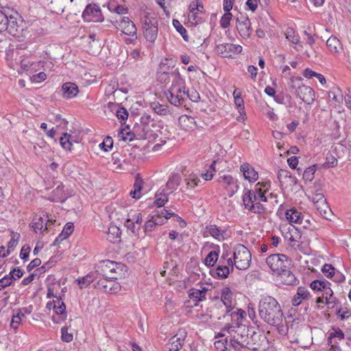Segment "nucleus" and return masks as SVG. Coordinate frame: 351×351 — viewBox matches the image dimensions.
Returning <instances> with one entry per match:
<instances>
[{"label":"nucleus","instance_id":"2","mask_svg":"<svg viewBox=\"0 0 351 351\" xmlns=\"http://www.w3.org/2000/svg\"><path fill=\"white\" fill-rule=\"evenodd\" d=\"M230 335L228 346L234 351H241L247 347L249 344V328L243 324L238 322L228 323L222 328Z\"/></svg>","mask_w":351,"mask_h":351},{"label":"nucleus","instance_id":"8","mask_svg":"<svg viewBox=\"0 0 351 351\" xmlns=\"http://www.w3.org/2000/svg\"><path fill=\"white\" fill-rule=\"evenodd\" d=\"M189 21L192 25H197L205 21V19L199 16V14H204L205 11L203 3L200 0L192 1L189 5Z\"/></svg>","mask_w":351,"mask_h":351},{"label":"nucleus","instance_id":"31","mask_svg":"<svg viewBox=\"0 0 351 351\" xmlns=\"http://www.w3.org/2000/svg\"><path fill=\"white\" fill-rule=\"evenodd\" d=\"M206 232L214 239L221 241L224 240V230L218 228L216 225H208L206 227Z\"/></svg>","mask_w":351,"mask_h":351},{"label":"nucleus","instance_id":"61","mask_svg":"<svg viewBox=\"0 0 351 351\" xmlns=\"http://www.w3.org/2000/svg\"><path fill=\"white\" fill-rule=\"evenodd\" d=\"M234 104L237 106V108L239 110V112L241 116H242L243 114L245 115L244 101L240 95L235 96Z\"/></svg>","mask_w":351,"mask_h":351},{"label":"nucleus","instance_id":"37","mask_svg":"<svg viewBox=\"0 0 351 351\" xmlns=\"http://www.w3.org/2000/svg\"><path fill=\"white\" fill-rule=\"evenodd\" d=\"M165 65L160 66V71L158 72V80L162 83L169 82L172 79V73L175 72V70L171 71H167L165 69Z\"/></svg>","mask_w":351,"mask_h":351},{"label":"nucleus","instance_id":"26","mask_svg":"<svg viewBox=\"0 0 351 351\" xmlns=\"http://www.w3.org/2000/svg\"><path fill=\"white\" fill-rule=\"evenodd\" d=\"M63 97L66 99L75 97L78 92L77 86L72 82H66L62 85Z\"/></svg>","mask_w":351,"mask_h":351},{"label":"nucleus","instance_id":"30","mask_svg":"<svg viewBox=\"0 0 351 351\" xmlns=\"http://www.w3.org/2000/svg\"><path fill=\"white\" fill-rule=\"evenodd\" d=\"M179 123L185 130L195 128L197 125L195 119L191 116L182 115L179 117Z\"/></svg>","mask_w":351,"mask_h":351},{"label":"nucleus","instance_id":"55","mask_svg":"<svg viewBox=\"0 0 351 351\" xmlns=\"http://www.w3.org/2000/svg\"><path fill=\"white\" fill-rule=\"evenodd\" d=\"M232 18V14L229 12H226V13L222 16L220 20L221 27L223 28H227L230 25V21Z\"/></svg>","mask_w":351,"mask_h":351},{"label":"nucleus","instance_id":"38","mask_svg":"<svg viewBox=\"0 0 351 351\" xmlns=\"http://www.w3.org/2000/svg\"><path fill=\"white\" fill-rule=\"evenodd\" d=\"M327 47L332 53H337L341 49V45L339 39L335 36H330L326 41Z\"/></svg>","mask_w":351,"mask_h":351},{"label":"nucleus","instance_id":"48","mask_svg":"<svg viewBox=\"0 0 351 351\" xmlns=\"http://www.w3.org/2000/svg\"><path fill=\"white\" fill-rule=\"evenodd\" d=\"M304 76L306 78H311L313 76H316L319 82L322 84H326V81L324 76L320 73H317L310 69H306L304 71Z\"/></svg>","mask_w":351,"mask_h":351},{"label":"nucleus","instance_id":"59","mask_svg":"<svg viewBox=\"0 0 351 351\" xmlns=\"http://www.w3.org/2000/svg\"><path fill=\"white\" fill-rule=\"evenodd\" d=\"M23 271L19 267H15L12 269L9 274H8V277H10L13 282L14 280L21 278L23 276Z\"/></svg>","mask_w":351,"mask_h":351},{"label":"nucleus","instance_id":"56","mask_svg":"<svg viewBox=\"0 0 351 351\" xmlns=\"http://www.w3.org/2000/svg\"><path fill=\"white\" fill-rule=\"evenodd\" d=\"M155 124H156V123L154 119H152L150 115L145 114L141 117V124L137 125L136 126L143 127L148 125H155Z\"/></svg>","mask_w":351,"mask_h":351},{"label":"nucleus","instance_id":"33","mask_svg":"<svg viewBox=\"0 0 351 351\" xmlns=\"http://www.w3.org/2000/svg\"><path fill=\"white\" fill-rule=\"evenodd\" d=\"M258 199V197L255 191L245 188L244 194L243 195V202L245 208H247L252 204Z\"/></svg>","mask_w":351,"mask_h":351},{"label":"nucleus","instance_id":"46","mask_svg":"<svg viewBox=\"0 0 351 351\" xmlns=\"http://www.w3.org/2000/svg\"><path fill=\"white\" fill-rule=\"evenodd\" d=\"M228 344H229V341L226 338L225 340L216 341L215 342V347L217 351H234Z\"/></svg>","mask_w":351,"mask_h":351},{"label":"nucleus","instance_id":"40","mask_svg":"<svg viewBox=\"0 0 351 351\" xmlns=\"http://www.w3.org/2000/svg\"><path fill=\"white\" fill-rule=\"evenodd\" d=\"M95 276L94 274L90 273L82 278L76 279L77 283L79 285L81 289L87 287L91 282L94 281Z\"/></svg>","mask_w":351,"mask_h":351},{"label":"nucleus","instance_id":"25","mask_svg":"<svg viewBox=\"0 0 351 351\" xmlns=\"http://www.w3.org/2000/svg\"><path fill=\"white\" fill-rule=\"evenodd\" d=\"M181 182V176L178 173H174L169 178L166 184L162 186L166 188L170 193L176 191Z\"/></svg>","mask_w":351,"mask_h":351},{"label":"nucleus","instance_id":"4","mask_svg":"<svg viewBox=\"0 0 351 351\" xmlns=\"http://www.w3.org/2000/svg\"><path fill=\"white\" fill-rule=\"evenodd\" d=\"M289 88L291 93L296 94L304 103L311 104L314 101V90L310 86L302 84V77H292Z\"/></svg>","mask_w":351,"mask_h":351},{"label":"nucleus","instance_id":"35","mask_svg":"<svg viewBox=\"0 0 351 351\" xmlns=\"http://www.w3.org/2000/svg\"><path fill=\"white\" fill-rule=\"evenodd\" d=\"M143 180L139 177L138 175H137L135 178V182L134 184V190L130 191V195L135 199H139L141 196V191L143 188Z\"/></svg>","mask_w":351,"mask_h":351},{"label":"nucleus","instance_id":"10","mask_svg":"<svg viewBox=\"0 0 351 351\" xmlns=\"http://www.w3.org/2000/svg\"><path fill=\"white\" fill-rule=\"evenodd\" d=\"M111 23L117 29H121L123 34L134 37V39L137 38L136 25L128 17L123 16L119 21L116 20L114 23L112 21Z\"/></svg>","mask_w":351,"mask_h":351},{"label":"nucleus","instance_id":"44","mask_svg":"<svg viewBox=\"0 0 351 351\" xmlns=\"http://www.w3.org/2000/svg\"><path fill=\"white\" fill-rule=\"evenodd\" d=\"M72 136L68 133H64L62 136L60 138V143L62 148L67 150H71L72 147Z\"/></svg>","mask_w":351,"mask_h":351},{"label":"nucleus","instance_id":"3","mask_svg":"<svg viewBox=\"0 0 351 351\" xmlns=\"http://www.w3.org/2000/svg\"><path fill=\"white\" fill-rule=\"evenodd\" d=\"M172 75V84L165 92L168 101L175 106H182L186 100V83L184 78L180 75L178 69Z\"/></svg>","mask_w":351,"mask_h":351},{"label":"nucleus","instance_id":"22","mask_svg":"<svg viewBox=\"0 0 351 351\" xmlns=\"http://www.w3.org/2000/svg\"><path fill=\"white\" fill-rule=\"evenodd\" d=\"M68 197L69 194L64 191V186L60 183L52 191L51 199L53 202H64Z\"/></svg>","mask_w":351,"mask_h":351},{"label":"nucleus","instance_id":"58","mask_svg":"<svg viewBox=\"0 0 351 351\" xmlns=\"http://www.w3.org/2000/svg\"><path fill=\"white\" fill-rule=\"evenodd\" d=\"M186 99L189 98L191 101L193 102H197L200 99L199 94L195 89L191 90H186Z\"/></svg>","mask_w":351,"mask_h":351},{"label":"nucleus","instance_id":"62","mask_svg":"<svg viewBox=\"0 0 351 351\" xmlns=\"http://www.w3.org/2000/svg\"><path fill=\"white\" fill-rule=\"evenodd\" d=\"M61 333H62L61 339L63 341L66 342V343H69V342L72 341V340L73 339V334L69 333L68 332L67 327H66V326L62 327L61 329Z\"/></svg>","mask_w":351,"mask_h":351},{"label":"nucleus","instance_id":"24","mask_svg":"<svg viewBox=\"0 0 351 351\" xmlns=\"http://www.w3.org/2000/svg\"><path fill=\"white\" fill-rule=\"evenodd\" d=\"M221 300L226 307V313H230L231 309L230 308L232 304V292L230 287H224L221 289Z\"/></svg>","mask_w":351,"mask_h":351},{"label":"nucleus","instance_id":"17","mask_svg":"<svg viewBox=\"0 0 351 351\" xmlns=\"http://www.w3.org/2000/svg\"><path fill=\"white\" fill-rule=\"evenodd\" d=\"M278 179L280 183L281 186L285 185L293 186L298 184V179L292 176L290 171L287 169H280L278 172Z\"/></svg>","mask_w":351,"mask_h":351},{"label":"nucleus","instance_id":"1","mask_svg":"<svg viewBox=\"0 0 351 351\" xmlns=\"http://www.w3.org/2000/svg\"><path fill=\"white\" fill-rule=\"evenodd\" d=\"M260 317L267 324L278 327L282 325L284 314L279 302L274 298L267 295L263 297L258 304Z\"/></svg>","mask_w":351,"mask_h":351},{"label":"nucleus","instance_id":"18","mask_svg":"<svg viewBox=\"0 0 351 351\" xmlns=\"http://www.w3.org/2000/svg\"><path fill=\"white\" fill-rule=\"evenodd\" d=\"M311 298V294L306 288L299 287L297 289L296 293L291 299V304L294 306H298L301 304L303 301L308 300Z\"/></svg>","mask_w":351,"mask_h":351},{"label":"nucleus","instance_id":"60","mask_svg":"<svg viewBox=\"0 0 351 351\" xmlns=\"http://www.w3.org/2000/svg\"><path fill=\"white\" fill-rule=\"evenodd\" d=\"M335 267L330 264H325L322 268V271L327 278H332V274H335Z\"/></svg>","mask_w":351,"mask_h":351},{"label":"nucleus","instance_id":"42","mask_svg":"<svg viewBox=\"0 0 351 351\" xmlns=\"http://www.w3.org/2000/svg\"><path fill=\"white\" fill-rule=\"evenodd\" d=\"M286 38L294 45L300 43V36L295 34V32L292 27H287L285 33Z\"/></svg>","mask_w":351,"mask_h":351},{"label":"nucleus","instance_id":"6","mask_svg":"<svg viewBox=\"0 0 351 351\" xmlns=\"http://www.w3.org/2000/svg\"><path fill=\"white\" fill-rule=\"evenodd\" d=\"M233 259L237 269L245 270L250 265L251 253L243 245L237 244L234 248Z\"/></svg>","mask_w":351,"mask_h":351},{"label":"nucleus","instance_id":"19","mask_svg":"<svg viewBox=\"0 0 351 351\" xmlns=\"http://www.w3.org/2000/svg\"><path fill=\"white\" fill-rule=\"evenodd\" d=\"M56 302L58 304V309L55 311L52 320L56 324H59L66 319V305L61 298H57Z\"/></svg>","mask_w":351,"mask_h":351},{"label":"nucleus","instance_id":"21","mask_svg":"<svg viewBox=\"0 0 351 351\" xmlns=\"http://www.w3.org/2000/svg\"><path fill=\"white\" fill-rule=\"evenodd\" d=\"M171 193L166 188L161 186L155 194V205L158 207L163 206L168 202Z\"/></svg>","mask_w":351,"mask_h":351},{"label":"nucleus","instance_id":"53","mask_svg":"<svg viewBox=\"0 0 351 351\" xmlns=\"http://www.w3.org/2000/svg\"><path fill=\"white\" fill-rule=\"evenodd\" d=\"M108 10L112 13H117L119 15L125 14L128 12V8L122 5H109Z\"/></svg>","mask_w":351,"mask_h":351},{"label":"nucleus","instance_id":"23","mask_svg":"<svg viewBox=\"0 0 351 351\" xmlns=\"http://www.w3.org/2000/svg\"><path fill=\"white\" fill-rule=\"evenodd\" d=\"M47 213H44L43 215H35L30 223L29 226L33 229L34 232L36 234L44 233L45 221L44 217Z\"/></svg>","mask_w":351,"mask_h":351},{"label":"nucleus","instance_id":"12","mask_svg":"<svg viewBox=\"0 0 351 351\" xmlns=\"http://www.w3.org/2000/svg\"><path fill=\"white\" fill-rule=\"evenodd\" d=\"M218 182L222 184L223 187L228 192L229 197L233 196L239 189L238 180L230 175L220 176L218 178Z\"/></svg>","mask_w":351,"mask_h":351},{"label":"nucleus","instance_id":"11","mask_svg":"<svg viewBox=\"0 0 351 351\" xmlns=\"http://www.w3.org/2000/svg\"><path fill=\"white\" fill-rule=\"evenodd\" d=\"M159 126L157 124L155 125H145V126H135L134 128V132L138 136L139 139H147L152 141L156 139L158 136V128Z\"/></svg>","mask_w":351,"mask_h":351},{"label":"nucleus","instance_id":"20","mask_svg":"<svg viewBox=\"0 0 351 351\" xmlns=\"http://www.w3.org/2000/svg\"><path fill=\"white\" fill-rule=\"evenodd\" d=\"M240 170L243 173L245 179L250 182H255L258 178V172L248 163L243 164L240 167Z\"/></svg>","mask_w":351,"mask_h":351},{"label":"nucleus","instance_id":"41","mask_svg":"<svg viewBox=\"0 0 351 351\" xmlns=\"http://www.w3.org/2000/svg\"><path fill=\"white\" fill-rule=\"evenodd\" d=\"M124 225L127 228L128 230L130 232V235L137 236L138 234V232L141 230L140 225H137V223L133 222L129 219H126V221L124 223Z\"/></svg>","mask_w":351,"mask_h":351},{"label":"nucleus","instance_id":"49","mask_svg":"<svg viewBox=\"0 0 351 351\" xmlns=\"http://www.w3.org/2000/svg\"><path fill=\"white\" fill-rule=\"evenodd\" d=\"M330 285V283L326 280H315L310 284V287L314 291H322L326 285Z\"/></svg>","mask_w":351,"mask_h":351},{"label":"nucleus","instance_id":"5","mask_svg":"<svg viewBox=\"0 0 351 351\" xmlns=\"http://www.w3.org/2000/svg\"><path fill=\"white\" fill-rule=\"evenodd\" d=\"M143 36L145 39L154 43L158 36V21L154 13H146L141 20Z\"/></svg>","mask_w":351,"mask_h":351},{"label":"nucleus","instance_id":"63","mask_svg":"<svg viewBox=\"0 0 351 351\" xmlns=\"http://www.w3.org/2000/svg\"><path fill=\"white\" fill-rule=\"evenodd\" d=\"M200 182V179L198 178L195 175L189 176L187 179V188L188 189H193L196 186L198 185V183Z\"/></svg>","mask_w":351,"mask_h":351},{"label":"nucleus","instance_id":"13","mask_svg":"<svg viewBox=\"0 0 351 351\" xmlns=\"http://www.w3.org/2000/svg\"><path fill=\"white\" fill-rule=\"evenodd\" d=\"M217 53L223 58H232L233 55L242 51V47L232 43L219 44L216 47Z\"/></svg>","mask_w":351,"mask_h":351},{"label":"nucleus","instance_id":"16","mask_svg":"<svg viewBox=\"0 0 351 351\" xmlns=\"http://www.w3.org/2000/svg\"><path fill=\"white\" fill-rule=\"evenodd\" d=\"M186 337L185 330L180 329L177 334L169 339V351H179L182 347Z\"/></svg>","mask_w":351,"mask_h":351},{"label":"nucleus","instance_id":"64","mask_svg":"<svg viewBox=\"0 0 351 351\" xmlns=\"http://www.w3.org/2000/svg\"><path fill=\"white\" fill-rule=\"evenodd\" d=\"M119 88V83L116 81H111L106 86L105 93L106 95H112Z\"/></svg>","mask_w":351,"mask_h":351},{"label":"nucleus","instance_id":"7","mask_svg":"<svg viewBox=\"0 0 351 351\" xmlns=\"http://www.w3.org/2000/svg\"><path fill=\"white\" fill-rule=\"evenodd\" d=\"M266 263L271 270L278 274L289 267L290 260L285 254H274L267 258Z\"/></svg>","mask_w":351,"mask_h":351},{"label":"nucleus","instance_id":"15","mask_svg":"<svg viewBox=\"0 0 351 351\" xmlns=\"http://www.w3.org/2000/svg\"><path fill=\"white\" fill-rule=\"evenodd\" d=\"M237 28L243 38H247L252 34L251 22L247 16L241 15L237 18Z\"/></svg>","mask_w":351,"mask_h":351},{"label":"nucleus","instance_id":"47","mask_svg":"<svg viewBox=\"0 0 351 351\" xmlns=\"http://www.w3.org/2000/svg\"><path fill=\"white\" fill-rule=\"evenodd\" d=\"M316 171V165H313L306 168L303 172V179L305 182H311L315 177Z\"/></svg>","mask_w":351,"mask_h":351},{"label":"nucleus","instance_id":"34","mask_svg":"<svg viewBox=\"0 0 351 351\" xmlns=\"http://www.w3.org/2000/svg\"><path fill=\"white\" fill-rule=\"evenodd\" d=\"M287 220L290 223H298L302 221L301 218L303 217L302 213L295 208H291L286 211L285 213Z\"/></svg>","mask_w":351,"mask_h":351},{"label":"nucleus","instance_id":"14","mask_svg":"<svg viewBox=\"0 0 351 351\" xmlns=\"http://www.w3.org/2000/svg\"><path fill=\"white\" fill-rule=\"evenodd\" d=\"M82 17L86 21L101 22L104 17L99 7L96 4H88L82 13Z\"/></svg>","mask_w":351,"mask_h":351},{"label":"nucleus","instance_id":"50","mask_svg":"<svg viewBox=\"0 0 351 351\" xmlns=\"http://www.w3.org/2000/svg\"><path fill=\"white\" fill-rule=\"evenodd\" d=\"M336 315L341 320L348 319L351 317V311L346 307H339L335 311Z\"/></svg>","mask_w":351,"mask_h":351},{"label":"nucleus","instance_id":"36","mask_svg":"<svg viewBox=\"0 0 351 351\" xmlns=\"http://www.w3.org/2000/svg\"><path fill=\"white\" fill-rule=\"evenodd\" d=\"M189 298L195 302L194 306L197 305V302L206 300L204 291L193 288L189 291Z\"/></svg>","mask_w":351,"mask_h":351},{"label":"nucleus","instance_id":"45","mask_svg":"<svg viewBox=\"0 0 351 351\" xmlns=\"http://www.w3.org/2000/svg\"><path fill=\"white\" fill-rule=\"evenodd\" d=\"M231 269L226 265L219 264L216 269V275L219 278L224 279L228 278Z\"/></svg>","mask_w":351,"mask_h":351},{"label":"nucleus","instance_id":"39","mask_svg":"<svg viewBox=\"0 0 351 351\" xmlns=\"http://www.w3.org/2000/svg\"><path fill=\"white\" fill-rule=\"evenodd\" d=\"M231 309L230 317H231V323L238 322V324H242L243 319L246 315V313L243 309H237L236 311H232V308H230Z\"/></svg>","mask_w":351,"mask_h":351},{"label":"nucleus","instance_id":"27","mask_svg":"<svg viewBox=\"0 0 351 351\" xmlns=\"http://www.w3.org/2000/svg\"><path fill=\"white\" fill-rule=\"evenodd\" d=\"M280 277L281 281L287 285H295L298 283V280L295 275L289 269L285 268L281 273L278 274Z\"/></svg>","mask_w":351,"mask_h":351},{"label":"nucleus","instance_id":"54","mask_svg":"<svg viewBox=\"0 0 351 351\" xmlns=\"http://www.w3.org/2000/svg\"><path fill=\"white\" fill-rule=\"evenodd\" d=\"M11 236V239L8 243V250L10 251L15 248L20 239V234L14 232H12Z\"/></svg>","mask_w":351,"mask_h":351},{"label":"nucleus","instance_id":"9","mask_svg":"<svg viewBox=\"0 0 351 351\" xmlns=\"http://www.w3.org/2000/svg\"><path fill=\"white\" fill-rule=\"evenodd\" d=\"M108 278H102L99 280L94 285L95 287L100 291L108 293H116L121 289L119 283L113 280L116 279L114 276H111Z\"/></svg>","mask_w":351,"mask_h":351},{"label":"nucleus","instance_id":"57","mask_svg":"<svg viewBox=\"0 0 351 351\" xmlns=\"http://www.w3.org/2000/svg\"><path fill=\"white\" fill-rule=\"evenodd\" d=\"M247 208H248L250 211L256 214L263 213L265 210V207L260 203H253L250 206H249Z\"/></svg>","mask_w":351,"mask_h":351},{"label":"nucleus","instance_id":"52","mask_svg":"<svg viewBox=\"0 0 351 351\" xmlns=\"http://www.w3.org/2000/svg\"><path fill=\"white\" fill-rule=\"evenodd\" d=\"M173 25L174 27L176 29V30L181 34L183 39L185 41L189 40V36L187 34L186 29L181 25V23L179 22L177 19L173 20Z\"/></svg>","mask_w":351,"mask_h":351},{"label":"nucleus","instance_id":"28","mask_svg":"<svg viewBox=\"0 0 351 351\" xmlns=\"http://www.w3.org/2000/svg\"><path fill=\"white\" fill-rule=\"evenodd\" d=\"M5 31H7L9 34L16 36L19 32V25L18 23L16 21V19L12 16L11 14L8 16V14H7V21L5 22Z\"/></svg>","mask_w":351,"mask_h":351},{"label":"nucleus","instance_id":"51","mask_svg":"<svg viewBox=\"0 0 351 351\" xmlns=\"http://www.w3.org/2000/svg\"><path fill=\"white\" fill-rule=\"evenodd\" d=\"M218 254L215 251L210 252L205 258V265L208 267L214 266L218 259Z\"/></svg>","mask_w":351,"mask_h":351},{"label":"nucleus","instance_id":"32","mask_svg":"<svg viewBox=\"0 0 351 351\" xmlns=\"http://www.w3.org/2000/svg\"><path fill=\"white\" fill-rule=\"evenodd\" d=\"M121 234V230L119 227L112 225L108 228L107 233V239L111 243H117L119 241Z\"/></svg>","mask_w":351,"mask_h":351},{"label":"nucleus","instance_id":"43","mask_svg":"<svg viewBox=\"0 0 351 351\" xmlns=\"http://www.w3.org/2000/svg\"><path fill=\"white\" fill-rule=\"evenodd\" d=\"M151 107L158 114L167 115L169 113V107L167 105H162L158 102H153L151 104Z\"/></svg>","mask_w":351,"mask_h":351},{"label":"nucleus","instance_id":"29","mask_svg":"<svg viewBox=\"0 0 351 351\" xmlns=\"http://www.w3.org/2000/svg\"><path fill=\"white\" fill-rule=\"evenodd\" d=\"M74 230V225L71 222L67 223L62 232L58 235V237L56 239V240L53 242V245H56L58 244L59 242L66 239L67 237H69L73 232Z\"/></svg>","mask_w":351,"mask_h":351}]
</instances>
